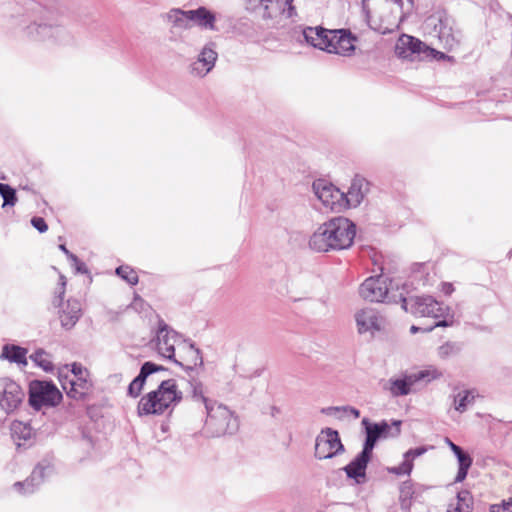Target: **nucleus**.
<instances>
[{
  "instance_id": "f257e3e1",
  "label": "nucleus",
  "mask_w": 512,
  "mask_h": 512,
  "mask_svg": "<svg viewBox=\"0 0 512 512\" xmlns=\"http://www.w3.org/2000/svg\"><path fill=\"white\" fill-rule=\"evenodd\" d=\"M356 235V225L345 217H335L322 223L310 236L309 248L329 252L349 248Z\"/></svg>"
},
{
  "instance_id": "f03ea898",
  "label": "nucleus",
  "mask_w": 512,
  "mask_h": 512,
  "mask_svg": "<svg viewBox=\"0 0 512 512\" xmlns=\"http://www.w3.org/2000/svg\"><path fill=\"white\" fill-rule=\"evenodd\" d=\"M303 36L311 46L344 57L354 55L358 40L348 29L329 30L321 26L305 28Z\"/></svg>"
},
{
  "instance_id": "7ed1b4c3",
  "label": "nucleus",
  "mask_w": 512,
  "mask_h": 512,
  "mask_svg": "<svg viewBox=\"0 0 512 512\" xmlns=\"http://www.w3.org/2000/svg\"><path fill=\"white\" fill-rule=\"evenodd\" d=\"M402 0H363L362 9L369 26L387 34L399 27L403 19Z\"/></svg>"
},
{
  "instance_id": "20e7f679",
  "label": "nucleus",
  "mask_w": 512,
  "mask_h": 512,
  "mask_svg": "<svg viewBox=\"0 0 512 512\" xmlns=\"http://www.w3.org/2000/svg\"><path fill=\"white\" fill-rule=\"evenodd\" d=\"M402 308L416 316L433 317L439 319L433 326L425 328V332H430L435 327H448L454 322V316L450 313L449 308L444 304L436 301L431 296L411 297L409 299L402 297Z\"/></svg>"
},
{
  "instance_id": "39448f33",
  "label": "nucleus",
  "mask_w": 512,
  "mask_h": 512,
  "mask_svg": "<svg viewBox=\"0 0 512 512\" xmlns=\"http://www.w3.org/2000/svg\"><path fill=\"white\" fill-rule=\"evenodd\" d=\"M182 399V392L177 389L176 381L168 379L161 382L157 390L143 396L138 403V414H162L175 406Z\"/></svg>"
},
{
  "instance_id": "423d86ee",
  "label": "nucleus",
  "mask_w": 512,
  "mask_h": 512,
  "mask_svg": "<svg viewBox=\"0 0 512 512\" xmlns=\"http://www.w3.org/2000/svg\"><path fill=\"white\" fill-rule=\"evenodd\" d=\"M206 420L203 433L206 437H221L237 432L239 422L234 412L226 405L217 401L208 404L205 408Z\"/></svg>"
},
{
  "instance_id": "0eeeda50",
  "label": "nucleus",
  "mask_w": 512,
  "mask_h": 512,
  "mask_svg": "<svg viewBox=\"0 0 512 512\" xmlns=\"http://www.w3.org/2000/svg\"><path fill=\"white\" fill-rule=\"evenodd\" d=\"M425 31L437 37L441 47L447 51H453L460 46L462 32L455 21L445 14L429 16L424 22Z\"/></svg>"
},
{
  "instance_id": "6e6552de",
  "label": "nucleus",
  "mask_w": 512,
  "mask_h": 512,
  "mask_svg": "<svg viewBox=\"0 0 512 512\" xmlns=\"http://www.w3.org/2000/svg\"><path fill=\"white\" fill-rule=\"evenodd\" d=\"M59 380L68 397L82 400L92 389L89 372L80 363H73L71 369L65 365L59 371Z\"/></svg>"
},
{
  "instance_id": "1a4fd4ad",
  "label": "nucleus",
  "mask_w": 512,
  "mask_h": 512,
  "mask_svg": "<svg viewBox=\"0 0 512 512\" xmlns=\"http://www.w3.org/2000/svg\"><path fill=\"white\" fill-rule=\"evenodd\" d=\"M443 373L437 368L430 367L405 375L403 378H391L385 385L393 396H405L411 392V387L418 382H431L439 379Z\"/></svg>"
},
{
  "instance_id": "9d476101",
  "label": "nucleus",
  "mask_w": 512,
  "mask_h": 512,
  "mask_svg": "<svg viewBox=\"0 0 512 512\" xmlns=\"http://www.w3.org/2000/svg\"><path fill=\"white\" fill-rule=\"evenodd\" d=\"M183 341L184 339H182L180 334L161 321L152 344L161 357L173 361L179 366H183V362L175 358V347L177 346L180 349Z\"/></svg>"
},
{
  "instance_id": "9b49d317",
  "label": "nucleus",
  "mask_w": 512,
  "mask_h": 512,
  "mask_svg": "<svg viewBox=\"0 0 512 512\" xmlns=\"http://www.w3.org/2000/svg\"><path fill=\"white\" fill-rule=\"evenodd\" d=\"M62 394L51 382L32 381L29 386V403L40 410L43 406L54 407L60 403Z\"/></svg>"
},
{
  "instance_id": "f8f14e48",
  "label": "nucleus",
  "mask_w": 512,
  "mask_h": 512,
  "mask_svg": "<svg viewBox=\"0 0 512 512\" xmlns=\"http://www.w3.org/2000/svg\"><path fill=\"white\" fill-rule=\"evenodd\" d=\"M392 282L380 275L367 278L359 288L360 296L370 302L395 301L392 295Z\"/></svg>"
},
{
  "instance_id": "ddd939ff",
  "label": "nucleus",
  "mask_w": 512,
  "mask_h": 512,
  "mask_svg": "<svg viewBox=\"0 0 512 512\" xmlns=\"http://www.w3.org/2000/svg\"><path fill=\"white\" fill-rule=\"evenodd\" d=\"M312 188L315 196L326 208L335 212H340L347 208V201L344 200V192L340 191L333 184L326 180L319 179L313 183Z\"/></svg>"
},
{
  "instance_id": "4468645a",
  "label": "nucleus",
  "mask_w": 512,
  "mask_h": 512,
  "mask_svg": "<svg viewBox=\"0 0 512 512\" xmlns=\"http://www.w3.org/2000/svg\"><path fill=\"white\" fill-rule=\"evenodd\" d=\"M344 451L339 434L336 430L326 428L316 437L315 441V457L322 459H330Z\"/></svg>"
},
{
  "instance_id": "2eb2a0df",
  "label": "nucleus",
  "mask_w": 512,
  "mask_h": 512,
  "mask_svg": "<svg viewBox=\"0 0 512 512\" xmlns=\"http://www.w3.org/2000/svg\"><path fill=\"white\" fill-rule=\"evenodd\" d=\"M25 397L21 386L8 377L0 378V408L7 414L14 412Z\"/></svg>"
},
{
  "instance_id": "dca6fc26",
  "label": "nucleus",
  "mask_w": 512,
  "mask_h": 512,
  "mask_svg": "<svg viewBox=\"0 0 512 512\" xmlns=\"http://www.w3.org/2000/svg\"><path fill=\"white\" fill-rule=\"evenodd\" d=\"M295 0H246V8L259 11L263 18H271L276 13L287 12L289 17L295 15Z\"/></svg>"
},
{
  "instance_id": "f3484780",
  "label": "nucleus",
  "mask_w": 512,
  "mask_h": 512,
  "mask_svg": "<svg viewBox=\"0 0 512 512\" xmlns=\"http://www.w3.org/2000/svg\"><path fill=\"white\" fill-rule=\"evenodd\" d=\"M357 331L360 334L374 335L386 326L385 317L374 308H363L355 313Z\"/></svg>"
},
{
  "instance_id": "a211bd4d",
  "label": "nucleus",
  "mask_w": 512,
  "mask_h": 512,
  "mask_svg": "<svg viewBox=\"0 0 512 512\" xmlns=\"http://www.w3.org/2000/svg\"><path fill=\"white\" fill-rule=\"evenodd\" d=\"M53 471L54 468L49 461H42L34 468L28 479L24 482L14 483L13 487L20 494H31L46 477H49L53 473Z\"/></svg>"
},
{
  "instance_id": "6ab92c4d",
  "label": "nucleus",
  "mask_w": 512,
  "mask_h": 512,
  "mask_svg": "<svg viewBox=\"0 0 512 512\" xmlns=\"http://www.w3.org/2000/svg\"><path fill=\"white\" fill-rule=\"evenodd\" d=\"M217 57L218 54L215 51V44H207L203 47L197 59L191 63V74L200 78L206 76L214 68Z\"/></svg>"
},
{
  "instance_id": "aec40b11",
  "label": "nucleus",
  "mask_w": 512,
  "mask_h": 512,
  "mask_svg": "<svg viewBox=\"0 0 512 512\" xmlns=\"http://www.w3.org/2000/svg\"><path fill=\"white\" fill-rule=\"evenodd\" d=\"M425 43L420 40L403 34L399 37L395 45V54L403 59L410 58L414 54L424 53Z\"/></svg>"
},
{
  "instance_id": "412c9836",
  "label": "nucleus",
  "mask_w": 512,
  "mask_h": 512,
  "mask_svg": "<svg viewBox=\"0 0 512 512\" xmlns=\"http://www.w3.org/2000/svg\"><path fill=\"white\" fill-rule=\"evenodd\" d=\"M368 191V181L359 176L354 177L347 193H344V200L347 201V208L357 207L360 205Z\"/></svg>"
},
{
  "instance_id": "4be33fe9",
  "label": "nucleus",
  "mask_w": 512,
  "mask_h": 512,
  "mask_svg": "<svg viewBox=\"0 0 512 512\" xmlns=\"http://www.w3.org/2000/svg\"><path fill=\"white\" fill-rule=\"evenodd\" d=\"M165 368L152 362H145L140 369L139 375L129 384L128 394L131 397H138L143 389L145 381L154 372L163 371Z\"/></svg>"
},
{
  "instance_id": "5701e85b",
  "label": "nucleus",
  "mask_w": 512,
  "mask_h": 512,
  "mask_svg": "<svg viewBox=\"0 0 512 512\" xmlns=\"http://www.w3.org/2000/svg\"><path fill=\"white\" fill-rule=\"evenodd\" d=\"M190 28L198 26L205 30H215L216 16L206 7L201 6L194 10H189Z\"/></svg>"
},
{
  "instance_id": "b1692460",
  "label": "nucleus",
  "mask_w": 512,
  "mask_h": 512,
  "mask_svg": "<svg viewBox=\"0 0 512 512\" xmlns=\"http://www.w3.org/2000/svg\"><path fill=\"white\" fill-rule=\"evenodd\" d=\"M371 456V454L362 450L350 464L344 467L347 476L355 479L357 483L363 482L365 479V470Z\"/></svg>"
},
{
  "instance_id": "393cba45",
  "label": "nucleus",
  "mask_w": 512,
  "mask_h": 512,
  "mask_svg": "<svg viewBox=\"0 0 512 512\" xmlns=\"http://www.w3.org/2000/svg\"><path fill=\"white\" fill-rule=\"evenodd\" d=\"M10 431L11 437L18 448L26 447L31 444L34 431L29 423L13 421Z\"/></svg>"
},
{
  "instance_id": "a878e982",
  "label": "nucleus",
  "mask_w": 512,
  "mask_h": 512,
  "mask_svg": "<svg viewBox=\"0 0 512 512\" xmlns=\"http://www.w3.org/2000/svg\"><path fill=\"white\" fill-rule=\"evenodd\" d=\"M80 315V303L77 300L69 299L65 306L59 311L61 325L66 329H71L79 320Z\"/></svg>"
},
{
  "instance_id": "bb28decb",
  "label": "nucleus",
  "mask_w": 512,
  "mask_h": 512,
  "mask_svg": "<svg viewBox=\"0 0 512 512\" xmlns=\"http://www.w3.org/2000/svg\"><path fill=\"white\" fill-rule=\"evenodd\" d=\"M61 32L59 27H53L48 24L33 23L26 27L25 33L34 40H45L56 36Z\"/></svg>"
},
{
  "instance_id": "cd10ccee",
  "label": "nucleus",
  "mask_w": 512,
  "mask_h": 512,
  "mask_svg": "<svg viewBox=\"0 0 512 512\" xmlns=\"http://www.w3.org/2000/svg\"><path fill=\"white\" fill-rule=\"evenodd\" d=\"M180 350H183L186 353V357L182 360L184 364L182 367L193 369V367L201 366L203 364L200 350L196 348L193 343L184 340Z\"/></svg>"
},
{
  "instance_id": "c85d7f7f",
  "label": "nucleus",
  "mask_w": 512,
  "mask_h": 512,
  "mask_svg": "<svg viewBox=\"0 0 512 512\" xmlns=\"http://www.w3.org/2000/svg\"><path fill=\"white\" fill-rule=\"evenodd\" d=\"M453 453L458 461V472L455 477V482H462L466 478L468 470L470 469L473 460L471 456L467 452H465L461 447H453Z\"/></svg>"
},
{
  "instance_id": "c756f323",
  "label": "nucleus",
  "mask_w": 512,
  "mask_h": 512,
  "mask_svg": "<svg viewBox=\"0 0 512 512\" xmlns=\"http://www.w3.org/2000/svg\"><path fill=\"white\" fill-rule=\"evenodd\" d=\"M166 20L177 29H190L189 10L173 8L166 13Z\"/></svg>"
},
{
  "instance_id": "7c9ffc66",
  "label": "nucleus",
  "mask_w": 512,
  "mask_h": 512,
  "mask_svg": "<svg viewBox=\"0 0 512 512\" xmlns=\"http://www.w3.org/2000/svg\"><path fill=\"white\" fill-rule=\"evenodd\" d=\"M362 424L366 429V439L363 445V451L372 455L377 440L382 438L380 427H378V425L371 424L367 418L362 420Z\"/></svg>"
},
{
  "instance_id": "2f4dec72",
  "label": "nucleus",
  "mask_w": 512,
  "mask_h": 512,
  "mask_svg": "<svg viewBox=\"0 0 512 512\" xmlns=\"http://www.w3.org/2000/svg\"><path fill=\"white\" fill-rule=\"evenodd\" d=\"M476 397L477 394L474 389L461 390L453 397V407L457 412L464 413L474 403Z\"/></svg>"
},
{
  "instance_id": "473e14b6",
  "label": "nucleus",
  "mask_w": 512,
  "mask_h": 512,
  "mask_svg": "<svg viewBox=\"0 0 512 512\" xmlns=\"http://www.w3.org/2000/svg\"><path fill=\"white\" fill-rule=\"evenodd\" d=\"M472 510V497L469 491L463 490L458 492L454 501H452L447 509V512H471Z\"/></svg>"
},
{
  "instance_id": "72a5a7b5",
  "label": "nucleus",
  "mask_w": 512,
  "mask_h": 512,
  "mask_svg": "<svg viewBox=\"0 0 512 512\" xmlns=\"http://www.w3.org/2000/svg\"><path fill=\"white\" fill-rule=\"evenodd\" d=\"M26 354V349L16 345H5L2 351L3 357H5L11 362L23 365L27 364Z\"/></svg>"
},
{
  "instance_id": "f704fd0d",
  "label": "nucleus",
  "mask_w": 512,
  "mask_h": 512,
  "mask_svg": "<svg viewBox=\"0 0 512 512\" xmlns=\"http://www.w3.org/2000/svg\"><path fill=\"white\" fill-rule=\"evenodd\" d=\"M191 397L195 402L202 403L206 408L208 404H212L216 400L209 399L205 396L204 386L198 380H192L190 382Z\"/></svg>"
},
{
  "instance_id": "c9c22d12",
  "label": "nucleus",
  "mask_w": 512,
  "mask_h": 512,
  "mask_svg": "<svg viewBox=\"0 0 512 512\" xmlns=\"http://www.w3.org/2000/svg\"><path fill=\"white\" fill-rule=\"evenodd\" d=\"M401 424L400 420H394L391 424L386 421H382L380 423H375L374 425H378L380 427L381 435L383 438L387 437H396L401 432Z\"/></svg>"
},
{
  "instance_id": "e433bc0d",
  "label": "nucleus",
  "mask_w": 512,
  "mask_h": 512,
  "mask_svg": "<svg viewBox=\"0 0 512 512\" xmlns=\"http://www.w3.org/2000/svg\"><path fill=\"white\" fill-rule=\"evenodd\" d=\"M461 350L460 344L456 342H445L437 349V355L441 359H447L457 355Z\"/></svg>"
},
{
  "instance_id": "4c0bfd02",
  "label": "nucleus",
  "mask_w": 512,
  "mask_h": 512,
  "mask_svg": "<svg viewBox=\"0 0 512 512\" xmlns=\"http://www.w3.org/2000/svg\"><path fill=\"white\" fill-rule=\"evenodd\" d=\"M30 359L45 371H50L53 368V364L49 359V355L43 350L35 351L30 355Z\"/></svg>"
},
{
  "instance_id": "58836bf2",
  "label": "nucleus",
  "mask_w": 512,
  "mask_h": 512,
  "mask_svg": "<svg viewBox=\"0 0 512 512\" xmlns=\"http://www.w3.org/2000/svg\"><path fill=\"white\" fill-rule=\"evenodd\" d=\"M116 274L131 285L138 283V276L136 272L129 266H119L116 269Z\"/></svg>"
},
{
  "instance_id": "ea45409f",
  "label": "nucleus",
  "mask_w": 512,
  "mask_h": 512,
  "mask_svg": "<svg viewBox=\"0 0 512 512\" xmlns=\"http://www.w3.org/2000/svg\"><path fill=\"white\" fill-rule=\"evenodd\" d=\"M0 188H1L0 195L2 196V198L4 200L3 206L15 205V203L17 201L15 190L12 187H10L9 185H0Z\"/></svg>"
},
{
  "instance_id": "a19ab883",
  "label": "nucleus",
  "mask_w": 512,
  "mask_h": 512,
  "mask_svg": "<svg viewBox=\"0 0 512 512\" xmlns=\"http://www.w3.org/2000/svg\"><path fill=\"white\" fill-rule=\"evenodd\" d=\"M413 492H412V484L410 482H404L400 489V499H401V507L405 510L409 509L410 501Z\"/></svg>"
},
{
  "instance_id": "79ce46f5",
  "label": "nucleus",
  "mask_w": 512,
  "mask_h": 512,
  "mask_svg": "<svg viewBox=\"0 0 512 512\" xmlns=\"http://www.w3.org/2000/svg\"><path fill=\"white\" fill-rule=\"evenodd\" d=\"M413 469V462L410 459L404 458L401 465L389 468V472L396 475H410Z\"/></svg>"
},
{
  "instance_id": "37998d69",
  "label": "nucleus",
  "mask_w": 512,
  "mask_h": 512,
  "mask_svg": "<svg viewBox=\"0 0 512 512\" xmlns=\"http://www.w3.org/2000/svg\"><path fill=\"white\" fill-rule=\"evenodd\" d=\"M424 53L427 55L433 56V58H435L437 60H449V61L453 60L452 56H448L447 54H445L441 51H437L434 48H430L426 44H425Z\"/></svg>"
},
{
  "instance_id": "c03bdc74",
  "label": "nucleus",
  "mask_w": 512,
  "mask_h": 512,
  "mask_svg": "<svg viewBox=\"0 0 512 512\" xmlns=\"http://www.w3.org/2000/svg\"><path fill=\"white\" fill-rule=\"evenodd\" d=\"M490 512H512V498L504 500L501 504L492 505Z\"/></svg>"
},
{
  "instance_id": "a18cd8bd",
  "label": "nucleus",
  "mask_w": 512,
  "mask_h": 512,
  "mask_svg": "<svg viewBox=\"0 0 512 512\" xmlns=\"http://www.w3.org/2000/svg\"><path fill=\"white\" fill-rule=\"evenodd\" d=\"M31 224L40 233L46 232L48 229V226L42 217H33L31 219Z\"/></svg>"
},
{
  "instance_id": "49530a36",
  "label": "nucleus",
  "mask_w": 512,
  "mask_h": 512,
  "mask_svg": "<svg viewBox=\"0 0 512 512\" xmlns=\"http://www.w3.org/2000/svg\"><path fill=\"white\" fill-rule=\"evenodd\" d=\"M65 285H66L65 278H64V276H61L60 277L59 295H57L53 300L54 306H60L62 304L63 296L65 294Z\"/></svg>"
},
{
  "instance_id": "de8ad7c7",
  "label": "nucleus",
  "mask_w": 512,
  "mask_h": 512,
  "mask_svg": "<svg viewBox=\"0 0 512 512\" xmlns=\"http://www.w3.org/2000/svg\"><path fill=\"white\" fill-rule=\"evenodd\" d=\"M427 449L425 447H417L415 449H410L404 454V458L410 459L412 462L416 457L423 455Z\"/></svg>"
},
{
  "instance_id": "09e8293b",
  "label": "nucleus",
  "mask_w": 512,
  "mask_h": 512,
  "mask_svg": "<svg viewBox=\"0 0 512 512\" xmlns=\"http://www.w3.org/2000/svg\"><path fill=\"white\" fill-rule=\"evenodd\" d=\"M59 248H60V250H62V251H63V252L68 256V258H69V259H71L73 262H78V258H77L74 254L70 253V251L66 248V246H65V245L61 244V245L59 246Z\"/></svg>"
},
{
  "instance_id": "8fccbe9b",
  "label": "nucleus",
  "mask_w": 512,
  "mask_h": 512,
  "mask_svg": "<svg viewBox=\"0 0 512 512\" xmlns=\"http://www.w3.org/2000/svg\"><path fill=\"white\" fill-rule=\"evenodd\" d=\"M442 291L446 295H450L454 291V287L451 283H443L442 284Z\"/></svg>"
},
{
  "instance_id": "3c124183",
  "label": "nucleus",
  "mask_w": 512,
  "mask_h": 512,
  "mask_svg": "<svg viewBox=\"0 0 512 512\" xmlns=\"http://www.w3.org/2000/svg\"><path fill=\"white\" fill-rule=\"evenodd\" d=\"M75 266H76V269L78 272H81V273H86L87 272V269H86V266L83 262L79 261L78 262H74Z\"/></svg>"
},
{
  "instance_id": "603ef678",
  "label": "nucleus",
  "mask_w": 512,
  "mask_h": 512,
  "mask_svg": "<svg viewBox=\"0 0 512 512\" xmlns=\"http://www.w3.org/2000/svg\"><path fill=\"white\" fill-rule=\"evenodd\" d=\"M444 442L449 446V448L453 451V447L459 448L460 446L453 443L448 437L445 438Z\"/></svg>"
},
{
  "instance_id": "864d4df0",
  "label": "nucleus",
  "mask_w": 512,
  "mask_h": 512,
  "mask_svg": "<svg viewBox=\"0 0 512 512\" xmlns=\"http://www.w3.org/2000/svg\"><path fill=\"white\" fill-rule=\"evenodd\" d=\"M280 413V409L276 406H272L270 410V414L272 417H276Z\"/></svg>"
},
{
  "instance_id": "5fc2aeb1",
  "label": "nucleus",
  "mask_w": 512,
  "mask_h": 512,
  "mask_svg": "<svg viewBox=\"0 0 512 512\" xmlns=\"http://www.w3.org/2000/svg\"><path fill=\"white\" fill-rule=\"evenodd\" d=\"M348 409L351 412V414L354 415V417L358 418L360 416V412L358 409L353 408V407H348Z\"/></svg>"
},
{
  "instance_id": "6e6d98bb",
  "label": "nucleus",
  "mask_w": 512,
  "mask_h": 512,
  "mask_svg": "<svg viewBox=\"0 0 512 512\" xmlns=\"http://www.w3.org/2000/svg\"><path fill=\"white\" fill-rule=\"evenodd\" d=\"M420 330L425 331V329H422V328L414 326V325L411 326V328H410V332L413 333V334L418 332V331H420Z\"/></svg>"
},
{
  "instance_id": "4d7b16f0",
  "label": "nucleus",
  "mask_w": 512,
  "mask_h": 512,
  "mask_svg": "<svg viewBox=\"0 0 512 512\" xmlns=\"http://www.w3.org/2000/svg\"><path fill=\"white\" fill-rule=\"evenodd\" d=\"M506 377L509 379L510 382H512V368L507 369L505 372Z\"/></svg>"
},
{
  "instance_id": "13d9d810",
  "label": "nucleus",
  "mask_w": 512,
  "mask_h": 512,
  "mask_svg": "<svg viewBox=\"0 0 512 512\" xmlns=\"http://www.w3.org/2000/svg\"><path fill=\"white\" fill-rule=\"evenodd\" d=\"M31 31H33V35H36V34H37V31H36V30L31 29Z\"/></svg>"
}]
</instances>
